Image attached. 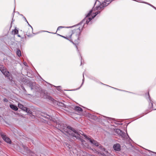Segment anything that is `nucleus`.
I'll list each match as a JSON object with an SVG mask.
<instances>
[{
    "label": "nucleus",
    "instance_id": "nucleus-7",
    "mask_svg": "<svg viewBox=\"0 0 156 156\" xmlns=\"http://www.w3.org/2000/svg\"><path fill=\"white\" fill-rule=\"evenodd\" d=\"M113 147L115 151H119L120 150V145L119 144H115L113 145Z\"/></svg>",
    "mask_w": 156,
    "mask_h": 156
},
{
    "label": "nucleus",
    "instance_id": "nucleus-1",
    "mask_svg": "<svg viewBox=\"0 0 156 156\" xmlns=\"http://www.w3.org/2000/svg\"><path fill=\"white\" fill-rule=\"evenodd\" d=\"M63 129L66 133L65 134L67 136H71L78 139L80 138V135L83 136L85 135L82 131L78 132L69 126H67L66 128H64Z\"/></svg>",
    "mask_w": 156,
    "mask_h": 156
},
{
    "label": "nucleus",
    "instance_id": "nucleus-19",
    "mask_svg": "<svg viewBox=\"0 0 156 156\" xmlns=\"http://www.w3.org/2000/svg\"><path fill=\"white\" fill-rule=\"evenodd\" d=\"M25 112H27L28 113L30 114V116L32 115V114H31V112L30 110L28 108H27V111H25Z\"/></svg>",
    "mask_w": 156,
    "mask_h": 156
},
{
    "label": "nucleus",
    "instance_id": "nucleus-14",
    "mask_svg": "<svg viewBox=\"0 0 156 156\" xmlns=\"http://www.w3.org/2000/svg\"><path fill=\"white\" fill-rule=\"evenodd\" d=\"M16 54L19 57H20L21 56V51L20 50H17L16 51Z\"/></svg>",
    "mask_w": 156,
    "mask_h": 156
},
{
    "label": "nucleus",
    "instance_id": "nucleus-42",
    "mask_svg": "<svg viewBox=\"0 0 156 156\" xmlns=\"http://www.w3.org/2000/svg\"><path fill=\"white\" fill-rule=\"evenodd\" d=\"M101 155H103V154H102V153H101Z\"/></svg>",
    "mask_w": 156,
    "mask_h": 156
},
{
    "label": "nucleus",
    "instance_id": "nucleus-18",
    "mask_svg": "<svg viewBox=\"0 0 156 156\" xmlns=\"http://www.w3.org/2000/svg\"><path fill=\"white\" fill-rule=\"evenodd\" d=\"M23 105L22 104L19 103L18 104V107L19 108L21 109L22 108H23Z\"/></svg>",
    "mask_w": 156,
    "mask_h": 156
},
{
    "label": "nucleus",
    "instance_id": "nucleus-25",
    "mask_svg": "<svg viewBox=\"0 0 156 156\" xmlns=\"http://www.w3.org/2000/svg\"><path fill=\"white\" fill-rule=\"evenodd\" d=\"M60 88V86H58V87H57V90H61Z\"/></svg>",
    "mask_w": 156,
    "mask_h": 156
},
{
    "label": "nucleus",
    "instance_id": "nucleus-44",
    "mask_svg": "<svg viewBox=\"0 0 156 156\" xmlns=\"http://www.w3.org/2000/svg\"><path fill=\"white\" fill-rule=\"evenodd\" d=\"M48 116H49V115H47Z\"/></svg>",
    "mask_w": 156,
    "mask_h": 156
},
{
    "label": "nucleus",
    "instance_id": "nucleus-31",
    "mask_svg": "<svg viewBox=\"0 0 156 156\" xmlns=\"http://www.w3.org/2000/svg\"><path fill=\"white\" fill-rule=\"evenodd\" d=\"M17 36L19 37H20L21 36L19 34H18Z\"/></svg>",
    "mask_w": 156,
    "mask_h": 156
},
{
    "label": "nucleus",
    "instance_id": "nucleus-28",
    "mask_svg": "<svg viewBox=\"0 0 156 156\" xmlns=\"http://www.w3.org/2000/svg\"><path fill=\"white\" fill-rule=\"evenodd\" d=\"M23 18H24L25 21L27 22V23H28V21H27V19H26V18H25V17L24 16H23Z\"/></svg>",
    "mask_w": 156,
    "mask_h": 156
},
{
    "label": "nucleus",
    "instance_id": "nucleus-2",
    "mask_svg": "<svg viewBox=\"0 0 156 156\" xmlns=\"http://www.w3.org/2000/svg\"><path fill=\"white\" fill-rule=\"evenodd\" d=\"M81 29H80V27H78L76 29L73 30H72V33L70 35L71 37L70 41L73 43V42L76 43H77L79 42V36L80 35Z\"/></svg>",
    "mask_w": 156,
    "mask_h": 156
},
{
    "label": "nucleus",
    "instance_id": "nucleus-5",
    "mask_svg": "<svg viewBox=\"0 0 156 156\" xmlns=\"http://www.w3.org/2000/svg\"><path fill=\"white\" fill-rule=\"evenodd\" d=\"M0 135L2 136L3 139L6 142L11 144V141L10 139L7 136L5 135L3 133H1Z\"/></svg>",
    "mask_w": 156,
    "mask_h": 156
},
{
    "label": "nucleus",
    "instance_id": "nucleus-27",
    "mask_svg": "<svg viewBox=\"0 0 156 156\" xmlns=\"http://www.w3.org/2000/svg\"><path fill=\"white\" fill-rule=\"evenodd\" d=\"M23 148L24 149H25L26 150H27V149H28V148L27 147H26V146H25L23 145Z\"/></svg>",
    "mask_w": 156,
    "mask_h": 156
},
{
    "label": "nucleus",
    "instance_id": "nucleus-34",
    "mask_svg": "<svg viewBox=\"0 0 156 156\" xmlns=\"http://www.w3.org/2000/svg\"><path fill=\"white\" fill-rule=\"evenodd\" d=\"M14 20H13L12 19V22L13 21H14Z\"/></svg>",
    "mask_w": 156,
    "mask_h": 156
},
{
    "label": "nucleus",
    "instance_id": "nucleus-36",
    "mask_svg": "<svg viewBox=\"0 0 156 156\" xmlns=\"http://www.w3.org/2000/svg\"><path fill=\"white\" fill-rule=\"evenodd\" d=\"M20 15H21V16H23V15H22V14H21Z\"/></svg>",
    "mask_w": 156,
    "mask_h": 156
},
{
    "label": "nucleus",
    "instance_id": "nucleus-26",
    "mask_svg": "<svg viewBox=\"0 0 156 156\" xmlns=\"http://www.w3.org/2000/svg\"><path fill=\"white\" fill-rule=\"evenodd\" d=\"M3 100L5 102H7L8 101V100L6 98H4L3 99Z\"/></svg>",
    "mask_w": 156,
    "mask_h": 156
},
{
    "label": "nucleus",
    "instance_id": "nucleus-33",
    "mask_svg": "<svg viewBox=\"0 0 156 156\" xmlns=\"http://www.w3.org/2000/svg\"><path fill=\"white\" fill-rule=\"evenodd\" d=\"M151 106L153 107V103L151 102Z\"/></svg>",
    "mask_w": 156,
    "mask_h": 156
},
{
    "label": "nucleus",
    "instance_id": "nucleus-6",
    "mask_svg": "<svg viewBox=\"0 0 156 156\" xmlns=\"http://www.w3.org/2000/svg\"><path fill=\"white\" fill-rule=\"evenodd\" d=\"M115 132L118 135L121 136L123 138H125L126 136L125 133L119 129H116L115 130Z\"/></svg>",
    "mask_w": 156,
    "mask_h": 156
},
{
    "label": "nucleus",
    "instance_id": "nucleus-30",
    "mask_svg": "<svg viewBox=\"0 0 156 156\" xmlns=\"http://www.w3.org/2000/svg\"><path fill=\"white\" fill-rule=\"evenodd\" d=\"M28 25H29V26L31 27V29H32V30H33V28H32V27L30 25V24L29 23H28Z\"/></svg>",
    "mask_w": 156,
    "mask_h": 156
},
{
    "label": "nucleus",
    "instance_id": "nucleus-13",
    "mask_svg": "<svg viewBox=\"0 0 156 156\" xmlns=\"http://www.w3.org/2000/svg\"><path fill=\"white\" fill-rule=\"evenodd\" d=\"M18 30L16 29V28H15L14 30H13L12 32H13L14 35L18 34Z\"/></svg>",
    "mask_w": 156,
    "mask_h": 156
},
{
    "label": "nucleus",
    "instance_id": "nucleus-3",
    "mask_svg": "<svg viewBox=\"0 0 156 156\" xmlns=\"http://www.w3.org/2000/svg\"><path fill=\"white\" fill-rule=\"evenodd\" d=\"M93 9L94 8L90 11L89 12L87 15L86 17L80 23V24L82 23H84V24L85 23L87 24H89V22L90 20L100 12V11H98L95 12H93Z\"/></svg>",
    "mask_w": 156,
    "mask_h": 156
},
{
    "label": "nucleus",
    "instance_id": "nucleus-12",
    "mask_svg": "<svg viewBox=\"0 0 156 156\" xmlns=\"http://www.w3.org/2000/svg\"><path fill=\"white\" fill-rule=\"evenodd\" d=\"M58 35H59V36H61L62 37L69 40V41H70V40H71V37H70V35L69 36H61V35H60L59 34H58Z\"/></svg>",
    "mask_w": 156,
    "mask_h": 156
},
{
    "label": "nucleus",
    "instance_id": "nucleus-23",
    "mask_svg": "<svg viewBox=\"0 0 156 156\" xmlns=\"http://www.w3.org/2000/svg\"><path fill=\"white\" fill-rule=\"evenodd\" d=\"M83 77H84V76H83ZM84 77H83V80H82V83L81 84V86L80 87H81L83 84V83H84Z\"/></svg>",
    "mask_w": 156,
    "mask_h": 156
},
{
    "label": "nucleus",
    "instance_id": "nucleus-21",
    "mask_svg": "<svg viewBox=\"0 0 156 156\" xmlns=\"http://www.w3.org/2000/svg\"><path fill=\"white\" fill-rule=\"evenodd\" d=\"M98 147H99V148L100 149H101L102 150H103L104 151H105V148H103V147L102 146L100 145V146L99 145Z\"/></svg>",
    "mask_w": 156,
    "mask_h": 156
},
{
    "label": "nucleus",
    "instance_id": "nucleus-38",
    "mask_svg": "<svg viewBox=\"0 0 156 156\" xmlns=\"http://www.w3.org/2000/svg\"><path fill=\"white\" fill-rule=\"evenodd\" d=\"M76 48H77V49H78V48H77V46H76Z\"/></svg>",
    "mask_w": 156,
    "mask_h": 156
},
{
    "label": "nucleus",
    "instance_id": "nucleus-29",
    "mask_svg": "<svg viewBox=\"0 0 156 156\" xmlns=\"http://www.w3.org/2000/svg\"><path fill=\"white\" fill-rule=\"evenodd\" d=\"M0 69H4V67H3V66H2L1 67H0Z\"/></svg>",
    "mask_w": 156,
    "mask_h": 156
},
{
    "label": "nucleus",
    "instance_id": "nucleus-37",
    "mask_svg": "<svg viewBox=\"0 0 156 156\" xmlns=\"http://www.w3.org/2000/svg\"><path fill=\"white\" fill-rule=\"evenodd\" d=\"M25 32H27H27H28V31H25Z\"/></svg>",
    "mask_w": 156,
    "mask_h": 156
},
{
    "label": "nucleus",
    "instance_id": "nucleus-35",
    "mask_svg": "<svg viewBox=\"0 0 156 156\" xmlns=\"http://www.w3.org/2000/svg\"><path fill=\"white\" fill-rule=\"evenodd\" d=\"M119 125H122V123H119Z\"/></svg>",
    "mask_w": 156,
    "mask_h": 156
},
{
    "label": "nucleus",
    "instance_id": "nucleus-32",
    "mask_svg": "<svg viewBox=\"0 0 156 156\" xmlns=\"http://www.w3.org/2000/svg\"><path fill=\"white\" fill-rule=\"evenodd\" d=\"M114 88V89H116V90H120L118 89H117V88Z\"/></svg>",
    "mask_w": 156,
    "mask_h": 156
},
{
    "label": "nucleus",
    "instance_id": "nucleus-9",
    "mask_svg": "<svg viewBox=\"0 0 156 156\" xmlns=\"http://www.w3.org/2000/svg\"><path fill=\"white\" fill-rule=\"evenodd\" d=\"M0 70L2 72V73L6 76H9V72L6 71L5 69H0Z\"/></svg>",
    "mask_w": 156,
    "mask_h": 156
},
{
    "label": "nucleus",
    "instance_id": "nucleus-11",
    "mask_svg": "<svg viewBox=\"0 0 156 156\" xmlns=\"http://www.w3.org/2000/svg\"><path fill=\"white\" fill-rule=\"evenodd\" d=\"M74 110L77 111L78 112L83 111L82 109L79 106H76L75 107Z\"/></svg>",
    "mask_w": 156,
    "mask_h": 156
},
{
    "label": "nucleus",
    "instance_id": "nucleus-40",
    "mask_svg": "<svg viewBox=\"0 0 156 156\" xmlns=\"http://www.w3.org/2000/svg\"><path fill=\"white\" fill-rule=\"evenodd\" d=\"M24 65H26V63L24 64Z\"/></svg>",
    "mask_w": 156,
    "mask_h": 156
},
{
    "label": "nucleus",
    "instance_id": "nucleus-39",
    "mask_svg": "<svg viewBox=\"0 0 156 156\" xmlns=\"http://www.w3.org/2000/svg\"><path fill=\"white\" fill-rule=\"evenodd\" d=\"M24 65H26V63L24 64Z\"/></svg>",
    "mask_w": 156,
    "mask_h": 156
},
{
    "label": "nucleus",
    "instance_id": "nucleus-16",
    "mask_svg": "<svg viewBox=\"0 0 156 156\" xmlns=\"http://www.w3.org/2000/svg\"><path fill=\"white\" fill-rule=\"evenodd\" d=\"M51 121L53 122L54 123H55L56 124H57L58 122H57V120L53 118H51Z\"/></svg>",
    "mask_w": 156,
    "mask_h": 156
},
{
    "label": "nucleus",
    "instance_id": "nucleus-20",
    "mask_svg": "<svg viewBox=\"0 0 156 156\" xmlns=\"http://www.w3.org/2000/svg\"><path fill=\"white\" fill-rule=\"evenodd\" d=\"M21 109L23 110L24 111H27V108L25 107L24 106L23 107V108H22Z\"/></svg>",
    "mask_w": 156,
    "mask_h": 156
},
{
    "label": "nucleus",
    "instance_id": "nucleus-41",
    "mask_svg": "<svg viewBox=\"0 0 156 156\" xmlns=\"http://www.w3.org/2000/svg\"><path fill=\"white\" fill-rule=\"evenodd\" d=\"M24 65H26V63L24 64Z\"/></svg>",
    "mask_w": 156,
    "mask_h": 156
},
{
    "label": "nucleus",
    "instance_id": "nucleus-22",
    "mask_svg": "<svg viewBox=\"0 0 156 156\" xmlns=\"http://www.w3.org/2000/svg\"><path fill=\"white\" fill-rule=\"evenodd\" d=\"M147 4H148L149 5H150L151 6V7H153L154 8V9H155L156 10V8L154 6H153V5H152L150 4H149V3H147Z\"/></svg>",
    "mask_w": 156,
    "mask_h": 156
},
{
    "label": "nucleus",
    "instance_id": "nucleus-8",
    "mask_svg": "<svg viewBox=\"0 0 156 156\" xmlns=\"http://www.w3.org/2000/svg\"><path fill=\"white\" fill-rule=\"evenodd\" d=\"M31 89L32 90H34L35 91L37 90V88L38 87L37 85H36L34 83L31 84L30 85Z\"/></svg>",
    "mask_w": 156,
    "mask_h": 156
},
{
    "label": "nucleus",
    "instance_id": "nucleus-24",
    "mask_svg": "<svg viewBox=\"0 0 156 156\" xmlns=\"http://www.w3.org/2000/svg\"><path fill=\"white\" fill-rule=\"evenodd\" d=\"M103 116L104 117H106V118H108V120H110L111 119H112V120H113V119L112 118L107 117H105L104 116Z\"/></svg>",
    "mask_w": 156,
    "mask_h": 156
},
{
    "label": "nucleus",
    "instance_id": "nucleus-17",
    "mask_svg": "<svg viewBox=\"0 0 156 156\" xmlns=\"http://www.w3.org/2000/svg\"><path fill=\"white\" fill-rule=\"evenodd\" d=\"M66 27H63V26H59L58 27L57 29V31L59 30L61 28H65ZM66 28H69L70 27H66Z\"/></svg>",
    "mask_w": 156,
    "mask_h": 156
},
{
    "label": "nucleus",
    "instance_id": "nucleus-15",
    "mask_svg": "<svg viewBox=\"0 0 156 156\" xmlns=\"http://www.w3.org/2000/svg\"><path fill=\"white\" fill-rule=\"evenodd\" d=\"M88 148L89 149H91L93 151H95V153H96V154H99V152L98 151H96V150L95 149H91L90 147H88Z\"/></svg>",
    "mask_w": 156,
    "mask_h": 156
},
{
    "label": "nucleus",
    "instance_id": "nucleus-10",
    "mask_svg": "<svg viewBox=\"0 0 156 156\" xmlns=\"http://www.w3.org/2000/svg\"><path fill=\"white\" fill-rule=\"evenodd\" d=\"M10 107L12 109L14 110V111H16L18 109V108L17 107L14 105H10Z\"/></svg>",
    "mask_w": 156,
    "mask_h": 156
},
{
    "label": "nucleus",
    "instance_id": "nucleus-43",
    "mask_svg": "<svg viewBox=\"0 0 156 156\" xmlns=\"http://www.w3.org/2000/svg\"><path fill=\"white\" fill-rule=\"evenodd\" d=\"M154 110H156V108H154Z\"/></svg>",
    "mask_w": 156,
    "mask_h": 156
},
{
    "label": "nucleus",
    "instance_id": "nucleus-4",
    "mask_svg": "<svg viewBox=\"0 0 156 156\" xmlns=\"http://www.w3.org/2000/svg\"><path fill=\"white\" fill-rule=\"evenodd\" d=\"M84 136L86 139L89 140V141L91 143L93 144V145H94L97 147H98L99 146L100 144L99 143L95 140L91 139L86 135H84Z\"/></svg>",
    "mask_w": 156,
    "mask_h": 156
}]
</instances>
